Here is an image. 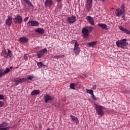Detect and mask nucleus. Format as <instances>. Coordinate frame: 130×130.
<instances>
[{
	"instance_id": "obj_44",
	"label": "nucleus",
	"mask_w": 130,
	"mask_h": 130,
	"mask_svg": "<svg viewBox=\"0 0 130 130\" xmlns=\"http://www.w3.org/2000/svg\"><path fill=\"white\" fill-rule=\"evenodd\" d=\"M10 70H13V67H10Z\"/></svg>"
},
{
	"instance_id": "obj_15",
	"label": "nucleus",
	"mask_w": 130,
	"mask_h": 130,
	"mask_svg": "<svg viewBox=\"0 0 130 130\" xmlns=\"http://www.w3.org/2000/svg\"><path fill=\"white\" fill-rule=\"evenodd\" d=\"M119 30H120V31L123 32V33H125L126 34H128V35H130L129 30L125 29V28H124V27H123L121 26H119Z\"/></svg>"
},
{
	"instance_id": "obj_37",
	"label": "nucleus",
	"mask_w": 130,
	"mask_h": 130,
	"mask_svg": "<svg viewBox=\"0 0 130 130\" xmlns=\"http://www.w3.org/2000/svg\"><path fill=\"white\" fill-rule=\"evenodd\" d=\"M122 18L123 20H125V14H124V13H123L122 14Z\"/></svg>"
},
{
	"instance_id": "obj_10",
	"label": "nucleus",
	"mask_w": 130,
	"mask_h": 130,
	"mask_svg": "<svg viewBox=\"0 0 130 130\" xmlns=\"http://www.w3.org/2000/svg\"><path fill=\"white\" fill-rule=\"evenodd\" d=\"M27 26L38 27L39 26V22L36 20H30L27 23Z\"/></svg>"
},
{
	"instance_id": "obj_4",
	"label": "nucleus",
	"mask_w": 130,
	"mask_h": 130,
	"mask_svg": "<svg viewBox=\"0 0 130 130\" xmlns=\"http://www.w3.org/2000/svg\"><path fill=\"white\" fill-rule=\"evenodd\" d=\"M96 111L99 115L103 116L104 115V110H103V107L102 106L98 105L95 104Z\"/></svg>"
},
{
	"instance_id": "obj_27",
	"label": "nucleus",
	"mask_w": 130,
	"mask_h": 130,
	"mask_svg": "<svg viewBox=\"0 0 130 130\" xmlns=\"http://www.w3.org/2000/svg\"><path fill=\"white\" fill-rule=\"evenodd\" d=\"M70 87V88L72 89V90H76V88H75V87H76V83H71Z\"/></svg>"
},
{
	"instance_id": "obj_20",
	"label": "nucleus",
	"mask_w": 130,
	"mask_h": 130,
	"mask_svg": "<svg viewBox=\"0 0 130 130\" xmlns=\"http://www.w3.org/2000/svg\"><path fill=\"white\" fill-rule=\"evenodd\" d=\"M28 40L29 39L25 37L19 38V42L20 43H26V42H28Z\"/></svg>"
},
{
	"instance_id": "obj_36",
	"label": "nucleus",
	"mask_w": 130,
	"mask_h": 130,
	"mask_svg": "<svg viewBox=\"0 0 130 130\" xmlns=\"http://www.w3.org/2000/svg\"><path fill=\"white\" fill-rule=\"evenodd\" d=\"M54 58H55L56 59H58L59 58H60V55H55L54 56Z\"/></svg>"
},
{
	"instance_id": "obj_16",
	"label": "nucleus",
	"mask_w": 130,
	"mask_h": 130,
	"mask_svg": "<svg viewBox=\"0 0 130 130\" xmlns=\"http://www.w3.org/2000/svg\"><path fill=\"white\" fill-rule=\"evenodd\" d=\"M12 23H13V19H12V17H11L10 16H8L6 21V25L10 27V26L12 25Z\"/></svg>"
},
{
	"instance_id": "obj_23",
	"label": "nucleus",
	"mask_w": 130,
	"mask_h": 130,
	"mask_svg": "<svg viewBox=\"0 0 130 130\" xmlns=\"http://www.w3.org/2000/svg\"><path fill=\"white\" fill-rule=\"evenodd\" d=\"M36 32L37 33H39L40 34H44V29L41 28H38L35 29Z\"/></svg>"
},
{
	"instance_id": "obj_2",
	"label": "nucleus",
	"mask_w": 130,
	"mask_h": 130,
	"mask_svg": "<svg viewBox=\"0 0 130 130\" xmlns=\"http://www.w3.org/2000/svg\"><path fill=\"white\" fill-rule=\"evenodd\" d=\"M73 42L74 43L73 51L74 52V53H75L76 55H79V54H80V52H81V49L79 47V46H80V44H79L76 40H73Z\"/></svg>"
},
{
	"instance_id": "obj_6",
	"label": "nucleus",
	"mask_w": 130,
	"mask_h": 130,
	"mask_svg": "<svg viewBox=\"0 0 130 130\" xmlns=\"http://www.w3.org/2000/svg\"><path fill=\"white\" fill-rule=\"evenodd\" d=\"M26 78H14L13 79H12V81H13V82H14V85H15V86H18V85H19V84H20V83H23V82H25L26 81Z\"/></svg>"
},
{
	"instance_id": "obj_14",
	"label": "nucleus",
	"mask_w": 130,
	"mask_h": 130,
	"mask_svg": "<svg viewBox=\"0 0 130 130\" xmlns=\"http://www.w3.org/2000/svg\"><path fill=\"white\" fill-rule=\"evenodd\" d=\"M86 20L92 26H94L95 25V21H94V19H93V17L90 16H87L86 17Z\"/></svg>"
},
{
	"instance_id": "obj_8",
	"label": "nucleus",
	"mask_w": 130,
	"mask_h": 130,
	"mask_svg": "<svg viewBox=\"0 0 130 130\" xmlns=\"http://www.w3.org/2000/svg\"><path fill=\"white\" fill-rule=\"evenodd\" d=\"M47 49L46 48L41 50L37 53L38 58H41L45 53H47Z\"/></svg>"
},
{
	"instance_id": "obj_30",
	"label": "nucleus",
	"mask_w": 130,
	"mask_h": 130,
	"mask_svg": "<svg viewBox=\"0 0 130 130\" xmlns=\"http://www.w3.org/2000/svg\"><path fill=\"white\" fill-rule=\"evenodd\" d=\"M10 70L9 68H6V70L5 71H3V74L5 76V75H7L8 73H9Z\"/></svg>"
},
{
	"instance_id": "obj_19",
	"label": "nucleus",
	"mask_w": 130,
	"mask_h": 130,
	"mask_svg": "<svg viewBox=\"0 0 130 130\" xmlns=\"http://www.w3.org/2000/svg\"><path fill=\"white\" fill-rule=\"evenodd\" d=\"M70 117L72 119V120L73 121H75L76 124H79V123H80V121H79V119H78L75 116H73V115H71Z\"/></svg>"
},
{
	"instance_id": "obj_18",
	"label": "nucleus",
	"mask_w": 130,
	"mask_h": 130,
	"mask_svg": "<svg viewBox=\"0 0 130 130\" xmlns=\"http://www.w3.org/2000/svg\"><path fill=\"white\" fill-rule=\"evenodd\" d=\"M37 66L39 68V69H40L41 68H44V69H45V70H47V66L46 65H44L43 63H42V62H37Z\"/></svg>"
},
{
	"instance_id": "obj_31",
	"label": "nucleus",
	"mask_w": 130,
	"mask_h": 130,
	"mask_svg": "<svg viewBox=\"0 0 130 130\" xmlns=\"http://www.w3.org/2000/svg\"><path fill=\"white\" fill-rule=\"evenodd\" d=\"M121 10L123 11V12H125L124 9H125V6H124V4H122L121 5Z\"/></svg>"
},
{
	"instance_id": "obj_46",
	"label": "nucleus",
	"mask_w": 130,
	"mask_h": 130,
	"mask_svg": "<svg viewBox=\"0 0 130 130\" xmlns=\"http://www.w3.org/2000/svg\"><path fill=\"white\" fill-rule=\"evenodd\" d=\"M15 69H18V67H16Z\"/></svg>"
},
{
	"instance_id": "obj_5",
	"label": "nucleus",
	"mask_w": 130,
	"mask_h": 130,
	"mask_svg": "<svg viewBox=\"0 0 130 130\" xmlns=\"http://www.w3.org/2000/svg\"><path fill=\"white\" fill-rule=\"evenodd\" d=\"M13 21L15 24H22L23 23V18L20 15L17 14L14 17Z\"/></svg>"
},
{
	"instance_id": "obj_29",
	"label": "nucleus",
	"mask_w": 130,
	"mask_h": 130,
	"mask_svg": "<svg viewBox=\"0 0 130 130\" xmlns=\"http://www.w3.org/2000/svg\"><path fill=\"white\" fill-rule=\"evenodd\" d=\"M34 78H35V77L34 76V75H29L27 76V80H30L31 81V80H33V79H34Z\"/></svg>"
},
{
	"instance_id": "obj_41",
	"label": "nucleus",
	"mask_w": 130,
	"mask_h": 130,
	"mask_svg": "<svg viewBox=\"0 0 130 130\" xmlns=\"http://www.w3.org/2000/svg\"><path fill=\"white\" fill-rule=\"evenodd\" d=\"M28 19H29V17H25L24 18V22H26V21H27Z\"/></svg>"
},
{
	"instance_id": "obj_9",
	"label": "nucleus",
	"mask_w": 130,
	"mask_h": 130,
	"mask_svg": "<svg viewBox=\"0 0 130 130\" xmlns=\"http://www.w3.org/2000/svg\"><path fill=\"white\" fill-rule=\"evenodd\" d=\"M44 99L45 103H48L49 101H52L54 98L48 94H46L44 95Z\"/></svg>"
},
{
	"instance_id": "obj_7",
	"label": "nucleus",
	"mask_w": 130,
	"mask_h": 130,
	"mask_svg": "<svg viewBox=\"0 0 130 130\" xmlns=\"http://www.w3.org/2000/svg\"><path fill=\"white\" fill-rule=\"evenodd\" d=\"M9 125V123L7 122H3L0 124V130H9L11 127H7Z\"/></svg>"
},
{
	"instance_id": "obj_38",
	"label": "nucleus",
	"mask_w": 130,
	"mask_h": 130,
	"mask_svg": "<svg viewBox=\"0 0 130 130\" xmlns=\"http://www.w3.org/2000/svg\"><path fill=\"white\" fill-rule=\"evenodd\" d=\"M23 59H25V60H27V59H28V57L26 56V55H24L23 57Z\"/></svg>"
},
{
	"instance_id": "obj_22",
	"label": "nucleus",
	"mask_w": 130,
	"mask_h": 130,
	"mask_svg": "<svg viewBox=\"0 0 130 130\" xmlns=\"http://www.w3.org/2000/svg\"><path fill=\"white\" fill-rule=\"evenodd\" d=\"M98 26H99V27L103 28V29H105V30H108V26H107V25L104 23H99L98 24Z\"/></svg>"
},
{
	"instance_id": "obj_40",
	"label": "nucleus",
	"mask_w": 130,
	"mask_h": 130,
	"mask_svg": "<svg viewBox=\"0 0 130 130\" xmlns=\"http://www.w3.org/2000/svg\"><path fill=\"white\" fill-rule=\"evenodd\" d=\"M96 85H94L92 87V90H96Z\"/></svg>"
},
{
	"instance_id": "obj_42",
	"label": "nucleus",
	"mask_w": 130,
	"mask_h": 130,
	"mask_svg": "<svg viewBox=\"0 0 130 130\" xmlns=\"http://www.w3.org/2000/svg\"><path fill=\"white\" fill-rule=\"evenodd\" d=\"M63 57H64V55H60V58H63Z\"/></svg>"
},
{
	"instance_id": "obj_25",
	"label": "nucleus",
	"mask_w": 130,
	"mask_h": 130,
	"mask_svg": "<svg viewBox=\"0 0 130 130\" xmlns=\"http://www.w3.org/2000/svg\"><path fill=\"white\" fill-rule=\"evenodd\" d=\"M97 44V42H91L87 43V46L88 47H93V46H95Z\"/></svg>"
},
{
	"instance_id": "obj_28",
	"label": "nucleus",
	"mask_w": 130,
	"mask_h": 130,
	"mask_svg": "<svg viewBox=\"0 0 130 130\" xmlns=\"http://www.w3.org/2000/svg\"><path fill=\"white\" fill-rule=\"evenodd\" d=\"M86 93L90 94L91 95H93L94 92H93V90L92 89H86Z\"/></svg>"
},
{
	"instance_id": "obj_3",
	"label": "nucleus",
	"mask_w": 130,
	"mask_h": 130,
	"mask_svg": "<svg viewBox=\"0 0 130 130\" xmlns=\"http://www.w3.org/2000/svg\"><path fill=\"white\" fill-rule=\"evenodd\" d=\"M1 55L5 57V58H11L12 56H13V53H12V51L8 49V53H7L6 51L3 50L1 53Z\"/></svg>"
},
{
	"instance_id": "obj_21",
	"label": "nucleus",
	"mask_w": 130,
	"mask_h": 130,
	"mask_svg": "<svg viewBox=\"0 0 130 130\" xmlns=\"http://www.w3.org/2000/svg\"><path fill=\"white\" fill-rule=\"evenodd\" d=\"M53 4V2L52 0H46V2H45V6L46 7H49L50 6H52Z\"/></svg>"
},
{
	"instance_id": "obj_12",
	"label": "nucleus",
	"mask_w": 130,
	"mask_h": 130,
	"mask_svg": "<svg viewBox=\"0 0 130 130\" xmlns=\"http://www.w3.org/2000/svg\"><path fill=\"white\" fill-rule=\"evenodd\" d=\"M82 33L83 34L84 38H88L89 37V29L86 28H83L82 29Z\"/></svg>"
},
{
	"instance_id": "obj_26",
	"label": "nucleus",
	"mask_w": 130,
	"mask_h": 130,
	"mask_svg": "<svg viewBox=\"0 0 130 130\" xmlns=\"http://www.w3.org/2000/svg\"><path fill=\"white\" fill-rule=\"evenodd\" d=\"M26 5H28V6H30L31 7H33V5L32 4V3L30 2L29 0H23Z\"/></svg>"
},
{
	"instance_id": "obj_17",
	"label": "nucleus",
	"mask_w": 130,
	"mask_h": 130,
	"mask_svg": "<svg viewBox=\"0 0 130 130\" xmlns=\"http://www.w3.org/2000/svg\"><path fill=\"white\" fill-rule=\"evenodd\" d=\"M116 15L117 16V17H120V16H121V15H122V14L124 13V11H123L121 9H120V8H118L116 9Z\"/></svg>"
},
{
	"instance_id": "obj_45",
	"label": "nucleus",
	"mask_w": 130,
	"mask_h": 130,
	"mask_svg": "<svg viewBox=\"0 0 130 130\" xmlns=\"http://www.w3.org/2000/svg\"><path fill=\"white\" fill-rule=\"evenodd\" d=\"M111 10H114V8H111Z\"/></svg>"
},
{
	"instance_id": "obj_24",
	"label": "nucleus",
	"mask_w": 130,
	"mask_h": 130,
	"mask_svg": "<svg viewBox=\"0 0 130 130\" xmlns=\"http://www.w3.org/2000/svg\"><path fill=\"white\" fill-rule=\"evenodd\" d=\"M40 93V90L39 89L38 90H34L31 93V95H39Z\"/></svg>"
},
{
	"instance_id": "obj_34",
	"label": "nucleus",
	"mask_w": 130,
	"mask_h": 130,
	"mask_svg": "<svg viewBox=\"0 0 130 130\" xmlns=\"http://www.w3.org/2000/svg\"><path fill=\"white\" fill-rule=\"evenodd\" d=\"M5 100V96H4V95L0 94V100Z\"/></svg>"
},
{
	"instance_id": "obj_13",
	"label": "nucleus",
	"mask_w": 130,
	"mask_h": 130,
	"mask_svg": "<svg viewBox=\"0 0 130 130\" xmlns=\"http://www.w3.org/2000/svg\"><path fill=\"white\" fill-rule=\"evenodd\" d=\"M93 4V0H86V3L85 4L86 9L87 10H90L92 8V5Z\"/></svg>"
},
{
	"instance_id": "obj_39",
	"label": "nucleus",
	"mask_w": 130,
	"mask_h": 130,
	"mask_svg": "<svg viewBox=\"0 0 130 130\" xmlns=\"http://www.w3.org/2000/svg\"><path fill=\"white\" fill-rule=\"evenodd\" d=\"M92 99H93V100H98L97 98L96 97H95V95H92Z\"/></svg>"
},
{
	"instance_id": "obj_32",
	"label": "nucleus",
	"mask_w": 130,
	"mask_h": 130,
	"mask_svg": "<svg viewBox=\"0 0 130 130\" xmlns=\"http://www.w3.org/2000/svg\"><path fill=\"white\" fill-rule=\"evenodd\" d=\"M3 76H4V69H0V77H3Z\"/></svg>"
},
{
	"instance_id": "obj_43",
	"label": "nucleus",
	"mask_w": 130,
	"mask_h": 130,
	"mask_svg": "<svg viewBox=\"0 0 130 130\" xmlns=\"http://www.w3.org/2000/svg\"><path fill=\"white\" fill-rule=\"evenodd\" d=\"M57 1V2L58 3V4H59V3H60V2H61V0H55Z\"/></svg>"
},
{
	"instance_id": "obj_33",
	"label": "nucleus",
	"mask_w": 130,
	"mask_h": 130,
	"mask_svg": "<svg viewBox=\"0 0 130 130\" xmlns=\"http://www.w3.org/2000/svg\"><path fill=\"white\" fill-rule=\"evenodd\" d=\"M4 106H5V102L3 101H0V108L4 107Z\"/></svg>"
},
{
	"instance_id": "obj_35",
	"label": "nucleus",
	"mask_w": 130,
	"mask_h": 130,
	"mask_svg": "<svg viewBox=\"0 0 130 130\" xmlns=\"http://www.w3.org/2000/svg\"><path fill=\"white\" fill-rule=\"evenodd\" d=\"M87 28H89V30H88V31H89V32H92V30H93V27H92V26H89V27H87Z\"/></svg>"
},
{
	"instance_id": "obj_1",
	"label": "nucleus",
	"mask_w": 130,
	"mask_h": 130,
	"mask_svg": "<svg viewBox=\"0 0 130 130\" xmlns=\"http://www.w3.org/2000/svg\"><path fill=\"white\" fill-rule=\"evenodd\" d=\"M116 45L118 48L124 49V47L128 45V43H127V39H123L122 40H118L116 42Z\"/></svg>"
},
{
	"instance_id": "obj_11",
	"label": "nucleus",
	"mask_w": 130,
	"mask_h": 130,
	"mask_svg": "<svg viewBox=\"0 0 130 130\" xmlns=\"http://www.w3.org/2000/svg\"><path fill=\"white\" fill-rule=\"evenodd\" d=\"M67 21L69 24H74V23L77 21L76 16L68 17L67 18Z\"/></svg>"
}]
</instances>
